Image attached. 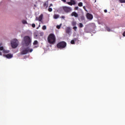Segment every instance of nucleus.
<instances>
[{
  "instance_id": "29",
  "label": "nucleus",
  "mask_w": 125,
  "mask_h": 125,
  "mask_svg": "<svg viewBox=\"0 0 125 125\" xmlns=\"http://www.w3.org/2000/svg\"><path fill=\"white\" fill-rule=\"evenodd\" d=\"M73 29H74V30L75 31H76L77 30V27H76V26H74V27H73Z\"/></svg>"
},
{
  "instance_id": "33",
  "label": "nucleus",
  "mask_w": 125,
  "mask_h": 125,
  "mask_svg": "<svg viewBox=\"0 0 125 125\" xmlns=\"http://www.w3.org/2000/svg\"><path fill=\"white\" fill-rule=\"evenodd\" d=\"M122 35L123 36V37H125V31H124V32H123V34Z\"/></svg>"
},
{
  "instance_id": "25",
  "label": "nucleus",
  "mask_w": 125,
  "mask_h": 125,
  "mask_svg": "<svg viewBox=\"0 0 125 125\" xmlns=\"http://www.w3.org/2000/svg\"><path fill=\"white\" fill-rule=\"evenodd\" d=\"M0 50L3 51V50H5L3 48V47L1 46V47H0Z\"/></svg>"
},
{
  "instance_id": "16",
  "label": "nucleus",
  "mask_w": 125,
  "mask_h": 125,
  "mask_svg": "<svg viewBox=\"0 0 125 125\" xmlns=\"http://www.w3.org/2000/svg\"><path fill=\"white\" fill-rule=\"evenodd\" d=\"M71 23H72V26H76V25L77 24V23L75 21H72Z\"/></svg>"
},
{
  "instance_id": "30",
  "label": "nucleus",
  "mask_w": 125,
  "mask_h": 125,
  "mask_svg": "<svg viewBox=\"0 0 125 125\" xmlns=\"http://www.w3.org/2000/svg\"><path fill=\"white\" fill-rule=\"evenodd\" d=\"M61 28V25H57V29H60Z\"/></svg>"
},
{
  "instance_id": "7",
  "label": "nucleus",
  "mask_w": 125,
  "mask_h": 125,
  "mask_svg": "<svg viewBox=\"0 0 125 125\" xmlns=\"http://www.w3.org/2000/svg\"><path fill=\"white\" fill-rule=\"evenodd\" d=\"M86 18L89 20V21H91L93 19V15L89 13H87V14H86Z\"/></svg>"
},
{
  "instance_id": "27",
  "label": "nucleus",
  "mask_w": 125,
  "mask_h": 125,
  "mask_svg": "<svg viewBox=\"0 0 125 125\" xmlns=\"http://www.w3.org/2000/svg\"><path fill=\"white\" fill-rule=\"evenodd\" d=\"M71 44H75V41L74 40L71 41Z\"/></svg>"
},
{
  "instance_id": "8",
  "label": "nucleus",
  "mask_w": 125,
  "mask_h": 125,
  "mask_svg": "<svg viewBox=\"0 0 125 125\" xmlns=\"http://www.w3.org/2000/svg\"><path fill=\"white\" fill-rule=\"evenodd\" d=\"M67 4L70 6L76 5V1L75 0H70V2H67Z\"/></svg>"
},
{
  "instance_id": "12",
  "label": "nucleus",
  "mask_w": 125,
  "mask_h": 125,
  "mask_svg": "<svg viewBox=\"0 0 125 125\" xmlns=\"http://www.w3.org/2000/svg\"><path fill=\"white\" fill-rule=\"evenodd\" d=\"M65 31H66V33L69 34L70 32H71V28H70V27H68L66 28Z\"/></svg>"
},
{
  "instance_id": "3",
  "label": "nucleus",
  "mask_w": 125,
  "mask_h": 125,
  "mask_svg": "<svg viewBox=\"0 0 125 125\" xmlns=\"http://www.w3.org/2000/svg\"><path fill=\"white\" fill-rule=\"evenodd\" d=\"M66 46H67V43L64 41L60 42L57 44V48L60 49H63L66 48Z\"/></svg>"
},
{
  "instance_id": "15",
  "label": "nucleus",
  "mask_w": 125,
  "mask_h": 125,
  "mask_svg": "<svg viewBox=\"0 0 125 125\" xmlns=\"http://www.w3.org/2000/svg\"><path fill=\"white\" fill-rule=\"evenodd\" d=\"M78 6H79V7L83 6V3L82 2H79V3H78Z\"/></svg>"
},
{
  "instance_id": "13",
  "label": "nucleus",
  "mask_w": 125,
  "mask_h": 125,
  "mask_svg": "<svg viewBox=\"0 0 125 125\" xmlns=\"http://www.w3.org/2000/svg\"><path fill=\"white\" fill-rule=\"evenodd\" d=\"M59 15H54V19H58L59 18Z\"/></svg>"
},
{
  "instance_id": "23",
  "label": "nucleus",
  "mask_w": 125,
  "mask_h": 125,
  "mask_svg": "<svg viewBox=\"0 0 125 125\" xmlns=\"http://www.w3.org/2000/svg\"><path fill=\"white\" fill-rule=\"evenodd\" d=\"M79 27L80 28L83 27V24H82V23H79Z\"/></svg>"
},
{
  "instance_id": "20",
  "label": "nucleus",
  "mask_w": 125,
  "mask_h": 125,
  "mask_svg": "<svg viewBox=\"0 0 125 125\" xmlns=\"http://www.w3.org/2000/svg\"><path fill=\"white\" fill-rule=\"evenodd\" d=\"M105 29H106V30H107V31H108L109 32L111 31L110 28H109L108 27H106Z\"/></svg>"
},
{
  "instance_id": "11",
  "label": "nucleus",
  "mask_w": 125,
  "mask_h": 125,
  "mask_svg": "<svg viewBox=\"0 0 125 125\" xmlns=\"http://www.w3.org/2000/svg\"><path fill=\"white\" fill-rule=\"evenodd\" d=\"M71 16L77 18L78 17V14L75 12H72V14H71Z\"/></svg>"
},
{
  "instance_id": "14",
  "label": "nucleus",
  "mask_w": 125,
  "mask_h": 125,
  "mask_svg": "<svg viewBox=\"0 0 125 125\" xmlns=\"http://www.w3.org/2000/svg\"><path fill=\"white\" fill-rule=\"evenodd\" d=\"M2 51V53H4V54H7L9 53V50H3Z\"/></svg>"
},
{
  "instance_id": "24",
  "label": "nucleus",
  "mask_w": 125,
  "mask_h": 125,
  "mask_svg": "<svg viewBox=\"0 0 125 125\" xmlns=\"http://www.w3.org/2000/svg\"><path fill=\"white\" fill-rule=\"evenodd\" d=\"M42 29L43 30H45L46 29V26H45V25L42 26Z\"/></svg>"
},
{
  "instance_id": "35",
  "label": "nucleus",
  "mask_w": 125,
  "mask_h": 125,
  "mask_svg": "<svg viewBox=\"0 0 125 125\" xmlns=\"http://www.w3.org/2000/svg\"><path fill=\"white\" fill-rule=\"evenodd\" d=\"M104 13H107V10L106 9L104 10Z\"/></svg>"
},
{
  "instance_id": "6",
  "label": "nucleus",
  "mask_w": 125,
  "mask_h": 125,
  "mask_svg": "<svg viewBox=\"0 0 125 125\" xmlns=\"http://www.w3.org/2000/svg\"><path fill=\"white\" fill-rule=\"evenodd\" d=\"M62 10H64V12H65L66 13H69L72 11V8L66 6H62Z\"/></svg>"
},
{
  "instance_id": "28",
  "label": "nucleus",
  "mask_w": 125,
  "mask_h": 125,
  "mask_svg": "<svg viewBox=\"0 0 125 125\" xmlns=\"http://www.w3.org/2000/svg\"><path fill=\"white\" fill-rule=\"evenodd\" d=\"M31 27H33V28L36 27V24H35V23H33L31 24Z\"/></svg>"
},
{
  "instance_id": "17",
  "label": "nucleus",
  "mask_w": 125,
  "mask_h": 125,
  "mask_svg": "<svg viewBox=\"0 0 125 125\" xmlns=\"http://www.w3.org/2000/svg\"><path fill=\"white\" fill-rule=\"evenodd\" d=\"M43 7H47V2H45L43 3Z\"/></svg>"
},
{
  "instance_id": "19",
  "label": "nucleus",
  "mask_w": 125,
  "mask_h": 125,
  "mask_svg": "<svg viewBox=\"0 0 125 125\" xmlns=\"http://www.w3.org/2000/svg\"><path fill=\"white\" fill-rule=\"evenodd\" d=\"M38 42L37 41H35L34 42V43H33L34 45H38Z\"/></svg>"
},
{
  "instance_id": "26",
  "label": "nucleus",
  "mask_w": 125,
  "mask_h": 125,
  "mask_svg": "<svg viewBox=\"0 0 125 125\" xmlns=\"http://www.w3.org/2000/svg\"><path fill=\"white\" fill-rule=\"evenodd\" d=\"M48 11L51 12L53 11V9H52V8H49V9H48Z\"/></svg>"
},
{
  "instance_id": "18",
  "label": "nucleus",
  "mask_w": 125,
  "mask_h": 125,
  "mask_svg": "<svg viewBox=\"0 0 125 125\" xmlns=\"http://www.w3.org/2000/svg\"><path fill=\"white\" fill-rule=\"evenodd\" d=\"M120 3H125V0H119Z\"/></svg>"
},
{
  "instance_id": "37",
  "label": "nucleus",
  "mask_w": 125,
  "mask_h": 125,
  "mask_svg": "<svg viewBox=\"0 0 125 125\" xmlns=\"http://www.w3.org/2000/svg\"><path fill=\"white\" fill-rule=\"evenodd\" d=\"M2 53L1 52H0V56H2Z\"/></svg>"
},
{
  "instance_id": "9",
  "label": "nucleus",
  "mask_w": 125,
  "mask_h": 125,
  "mask_svg": "<svg viewBox=\"0 0 125 125\" xmlns=\"http://www.w3.org/2000/svg\"><path fill=\"white\" fill-rule=\"evenodd\" d=\"M42 15H40L39 18L37 17L36 18V21H42Z\"/></svg>"
},
{
  "instance_id": "2",
  "label": "nucleus",
  "mask_w": 125,
  "mask_h": 125,
  "mask_svg": "<svg viewBox=\"0 0 125 125\" xmlns=\"http://www.w3.org/2000/svg\"><path fill=\"white\" fill-rule=\"evenodd\" d=\"M56 42V36L54 34H50L49 36H48V42L50 43V44L53 45L55 44Z\"/></svg>"
},
{
  "instance_id": "4",
  "label": "nucleus",
  "mask_w": 125,
  "mask_h": 125,
  "mask_svg": "<svg viewBox=\"0 0 125 125\" xmlns=\"http://www.w3.org/2000/svg\"><path fill=\"white\" fill-rule=\"evenodd\" d=\"M11 44L12 48H16L19 46V41L17 39H13L11 42Z\"/></svg>"
},
{
  "instance_id": "1",
  "label": "nucleus",
  "mask_w": 125,
  "mask_h": 125,
  "mask_svg": "<svg viewBox=\"0 0 125 125\" xmlns=\"http://www.w3.org/2000/svg\"><path fill=\"white\" fill-rule=\"evenodd\" d=\"M23 43L26 47L29 46L32 44V39H30L29 36H24L23 37Z\"/></svg>"
},
{
  "instance_id": "21",
  "label": "nucleus",
  "mask_w": 125,
  "mask_h": 125,
  "mask_svg": "<svg viewBox=\"0 0 125 125\" xmlns=\"http://www.w3.org/2000/svg\"><path fill=\"white\" fill-rule=\"evenodd\" d=\"M22 24H27V22H26V21H25V20H22Z\"/></svg>"
},
{
  "instance_id": "38",
  "label": "nucleus",
  "mask_w": 125,
  "mask_h": 125,
  "mask_svg": "<svg viewBox=\"0 0 125 125\" xmlns=\"http://www.w3.org/2000/svg\"><path fill=\"white\" fill-rule=\"evenodd\" d=\"M52 4H51L50 6H52Z\"/></svg>"
},
{
  "instance_id": "5",
  "label": "nucleus",
  "mask_w": 125,
  "mask_h": 125,
  "mask_svg": "<svg viewBox=\"0 0 125 125\" xmlns=\"http://www.w3.org/2000/svg\"><path fill=\"white\" fill-rule=\"evenodd\" d=\"M33 49H29V47H26L24 50H22L21 54L22 55H25L28 53H32L33 52Z\"/></svg>"
},
{
  "instance_id": "34",
  "label": "nucleus",
  "mask_w": 125,
  "mask_h": 125,
  "mask_svg": "<svg viewBox=\"0 0 125 125\" xmlns=\"http://www.w3.org/2000/svg\"><path fill=\"white\" fill-rule=\"evenodd\" d=\"M61 0L63 2H66V0Z\"/></svg>"
},
{
  "instance_id": "36",
  "label": "nucleus",
  "mask_w": 125,
  "mask_h": 125,
  "mask_svg": "<svg viewBox=\"0 0 125 125\" xmlns=\"http://www.w3.org/2000/svg\"><path fill=\"white\" fill-rule=\"evenodd\" d=\"M83 9H84V10H85L86 11V8L85 7V6L83 7Z\"/></svg>"
},
{
  "instance_id": "10",
  "label": "nucleus",
  "mask_w": 125,
  "mask_h": 125,
  "mask_svg": "<svg viewBox=\"0 0 125 125\" xmlns=\"http://www.w3.org/2000/svg\"><path fill=\"white\" fill-rule=\"evenodd\" d=\"M4 56H5V57L8 59H10L12 58V54H8L7 55H5Z\"/></svg>"
},
{
  "instance_id": "32",
  "label": "nucleus",
  "mask_w": 125,
  "mask_h": 125,
  "mask_svg": "<svg viewBox=\"0 0 125 125\" xmlns=\"http://www.w3.org/2000/svg\"><path fill=\"white\" fill-rule=\"evenodd\" d=\"M61 18H62V19H65V16H62L61 17Z\"/></svg>"
},
{
  "instance_id": "22",
  "label": "nucleus",
  "mask_w": 125,
  "mask_h": 125,
  "mask_svg": "<svg viewBox=\"0 0 125 125\" xmlns=\"http://www.w3.org/2000/svg\"><path fill=\"white\" fill-rule=\"evenodd\" d=\"M81 21H85V17H84L83 16H81Z\"/></svg>"
},
{
  "instance_id": "31",
  "label": "nucleus",
  "mask_w": 125,
  "mask_h": 125,
  "mask_svg": "<svg viewBox=\"0 0 125 125\" xmlns=\"http://www.w3.org/2000/svg\"><path fill=\"white\" fill-rule=\"evenodd\" d=\"M78 7H75L74 10H78Z\"/></svg>"
}]
</instances>
